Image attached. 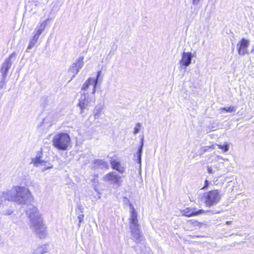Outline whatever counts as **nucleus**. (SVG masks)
I'll list each match as a JSON object with an SVG mask.
<instances>
[{
	"instance_id": "bb28decb",
	"label": "nucleus",
	"mask_w": 254,
	"mask_h": 254,
	"mask_svg": "<svg viewBox=\"0 0 254 254\" xmlns=\"http://www.w3.org/2000/svg\"><path fill=\"white\" fill-rule=\"evenodd\" d=\"M83 218H84V215L83 214H81L79 216H78V218H79V223H80L83 221Z\"/></svg>"
},
{
	"instance_id": "cd10ccee",
	"label": "nucleus",
	"mask_w": 254,
	"mask_h": 254,
	"mask_svg": "<svg viewBox=\"0 0 254 254\" xmlns=\"http://www.w3.org/2000/svg\"><path fill=\"white\" fill-rule=\"evenodd\" d=\"M52 165H50V166H47L46 167H45V168L44 169H43V171H45V170L46 169H50V168H52Z\"/></svg>"
},
{
	"instance_id": "b1692460",
	"label": "nucleus",
	"mask_w": 254,
	"mask_h": 254,
	"mask_svg": "<svg viewBox=\"0 0 254 254\" xmlns=\"http://www.w3.org/2000/svg\"><path fill=\"white\" fill-rule=\"evenodd\" d=\"M102 112L101 110H98L96 113L94 114L95 118L98 119L100 115H101Z\"/></svg>"
},
{
	"instance_id": "dca6fc26",
	"label": "nucleus",
	"mask_w": 254,
	"mask_h": 254,
	"mask_svg": "<svg viewBox=\"0 0 254 254\" xmlns=\"http://www.w3.org/2000/svg\"><path fill=\"white\" fill-rule=\"evenodd\" d=\"M32 163L35 166H39L40 165L46 166V162L43 161L41 159L40 156L36 157L35 158L32 159Z\"/></svg>"
},
{
	"instance_id": "39448f33",
	"label": "nucleus",
	"mask_w": 254,
	"mask_h": 254,
	"mask_svg": "<svg viewBox=\"0 0 254 254\" xmlns=\"http://www.w3.org/2000/svg\"><path fill=\"white\" fill-rule=\"evenodd\" d=\"M32 226L35 232L40 237H42L46 231V227L40 216L37 217L32 220Z\"/></svg>"
},
{
	"instance_id": "4468645a",
	"label": "nucleus",
	"mask_w": 254,
	"mask_h": 254,
	"mask_svg": "<svg viewBox=\"0 0 254 254\" xmlns=\"http://www.w3.org/2000/svg\"><path fill=\"white\" fill-rule=\"evenodd\" d=\"M89 103L88 98L86 97L85 94H83V97H81L79 100L78 103V106L79 107L80 110V113H83L84 109L87 107Z\"/></svg>"
},
{
	"instance_id": "6ab92c4d",
	"label": "nucleus",
	"mask_w": 254,
	"mask_h": 254,
	"mask_svg": "<svg viewBox=\"0 0 254 254\" xmlns=\"http://www.w3.org/2000/svg\"><path fill=\"white\" fill-rule=\"evenodd\" d=\"M219 149H221L224 152H227L229 150V145L227 143H225L224 145L217 144Z\"/></svg>"
},
{
	"instance_id": "f8f14e48",
	"label": "nucleus",
	"mask_w": 254,
	"mask_h": 254,
	"mask_svg": "<svg viewBox=\"0 0 254 254\" xmlns=\"http://www.w3.org/2000/svg\"><path fill=\"white\" fill-rule=\"evenodd\" d=\"M202 226V223L196 220H189L187 221L186 227L187 230L193 231L198 228H200Z\"/></svg>"
},
{
	"instance_id": "aec40b11",
	"label": "nucleus",
	"mask_w": 254,
	"mask_h": 254,
	"mask_svg": "<svg viewBox=\"0 0 254 254\" xmlns=\"http://www.w3.org/2000/svg\"><path fill=\"white\" fill-rule=\"evenodd\" d=\"M83 58L81 57L80 58L78 61L75 64V66H78V68L77 69L76 72H78L79 68H81V66L83 65Z\"/></svg>"
},
{
	"instance_id": "a878e982",
	"label": "nucleus",
	"mask_w": 254,
	"mask_h": 254,
	"mask_svg": "<svg viewBox=\"0 0 254 254\" xmlns=\"http://www.w3.org/2000/svg\"><path fill=\"white\" fill-rule=\"evenodd\" d=\"M207 169V172L208 173H209V174L213 173V170H212V168L211 167L208 166Z\"/></svg>"
},
{
	"instance_id": "393cba45",
	"label": "nucleus",
	"mask_w": 254,
	"mask_h": 254,
	"mask_svg": "<svg viewBox=\"0 0 254 254\" xmlns=\"http://www.w3.org/2000/svg\"><path fill=\"white\" fill-rule=\"evenodd\" d=\"M142 146H143V142H142L141 144L140 145V146L138 149V156L139 157H140V156H141Z\"/></svg>"
},
{
	"instance_id": "5701e85b",
	"label": "nucleus",
	"mask_w": 254,
	"mask_h": 254,
	"mask_svg": "<svg viewBox=\"0 0 254 254\" xmlns=\"http://www.w3.org/2000/svg\"><path fill=\"white\" fill-rule=\"evenodd\" d=\"M209 186L208 181L207 180H205L204 182V185L201 188V190H205L208 188Z\"/></svg>"
},
{
	"instance_id": "2eb2a0df",
	"label": "nucleus",
	"mask_w": 254,
	"mask_h": 254,
	"mask_svg": "<svg viewBox=\"0 0 254 254\" xmlns=\"http://www.w3.org/2000/svg\"><path fill=\"white\" fill-rule=\"evenodd\" d=\"M110 164L112 169L115 170L120 173H123L125 172V168L122 166L120 162L116 160H111Z\"/></svg>"
},
{
	"instance_id": "6e6552de",
	"label": "nucleus",
	"mask_w": 254,
	"mask_h": 254,
	"mask_svg": "<svg viewBox=\"0 0 254 254\" xmlns=\"http://www.w3.org/2000/svg\"><path fill=\"white\" fill-rule=\"evenodd\" d=\"M100 71H98L97 72V75L95 79H93L90 77L88 78L83 84L82 87V90L86 91L89 88V86L92 85L93 90L92 93L93 94L95 93L96 91V88L98 80L100 75Z\"/></svg>"
},
{
	"instance_id": "f3484780",
	"label": "nucleus",
	"mask_w": 254,
	"mask_h": 254,
	"mask_svg": "<svg viewBox=\"0 0 254 254\" xmlns=\"http://www.w3.org/2000/svg\"><path fill=\"white\" fill-rule=\"evenodd\" d=\"M47 252V250L45 246H41L37 247L32 254H44Z\"/></svg>"
},
{
	"instance_id": "9d476101",
	"label": "nucleus",
	"mask_w": 254,
	"mask_h": 254,
	"mask_svg": "<svg viewBox=\"0 0 254 254\" xmlns=\"http://www.w3.org/2000/svg\"><path fill=\"white\" fill-rule=\"evenodd\" d=\"M15 54L14 53H12L5 60L4 62L3 63L0 68V71L3 77H6L7 71L11 66V59L12 57L15 56Z\"/></svg>"
},
{
	"instance_id": "1a4fd4ad",
	"label": "nucleus",
	"mask_w": 254,
	"mask_h": 254,
	"mask_svg": "<svg viewBox=\"0 0 254 254\" xmlns=\"http://www.w3.org/2000/svg\"><path fill=\"white\" fill-rule=\"evenodd\" d=\"M250 42L248 40L242 38L238 43V53L240 55L248 54L247 48L249 46Z\"/></svg>"
},
{
	"instance_id": "0eeeda50",
	"label": "nucleus",
	"mask_w": 254,
	"mask_h": 254,
	"mask_svg": "<svg viewBox=\"0 0 254 254\" xmlns=\"http://www.w3.org/2000/svg\"><path fill=\"white\" fill-rule=\"evenodd\" d=\"M104 180L110 182L117 187H120L121 185V177L116 174L114 172H111L107 174L104 177Z\"/></svg>"
},
{
	"instance_id": "412c9836",
	"label": "nucleus",
	"mask_w": 254,
	"mask_h": 254,
	"mask_svg": "<svg viewBox=\"0 0 254 254\" xmlns=\"http://www.w3.org/2000/svg\"><path fill=\"white\" fill-rule=\"evenodd\" d=\"M214 148H215V145L214 144H212V145H211L210 146H205V147H204L203 148H202V151L203 152H204L207 151L209 149H213Z\"/></svg>"
},
{
	"instance_id": "f257e3e1",
	"label": "nucleus",
	"mask_w": 254,
	"mask_h": 254,
	"mask_svg": "<svg viewBox=\"0 0 254 254\" xmlns=\"http://www.w3.org/2000/svg\"><path fill=\"white\" fill-rule=\"evenodd\" d=\"M53 146L60 150H66L71 146V138L67 133L59 132L52 139Z\"/></svg>"
},
{
	"instance_id": "20e7f679",
	"label": "nucleus",
	"mask_w": 254,
	"mask_h": 254,
	"mask_svg": "<svg viewBox=\"0 0 254 254\" xmlns=\"http://www.w3.org/2000/svg\"><path fill=\"white\" fill-rule=\"evenodd\" d=\"M47 24V23L46 21L40 23L39 27H37L33 36L30 40L29 43L27 47L28 49H30L35 46L39 39V36L45 29Z\"/></svg>"
},
{
	"instance_id": "4be33fe9",
	"label": "nucleus",
	"mask_w": 254,
	"mask_h": 254,
	"mask_svg": "<svg viewBox=\"0 0 254 254\" xmlns=\"http://www.w3.org/2000/svg\"><path fill=\"white\" fill-rule=\"evenodd\" d=\"M140 128V124L138 123L136 125V126L134 128L133 133L134 134L137 133L139 132Z\"/></svg>"
},
{
	"instance_id": "a211bd4d",
	"label": "nucleus",
	"mask_w": 254,
	"mask_h": 254,
	"mask_svg": "<svg viewBox=\"0 0 254 254\" xmlns=\"http://www.w3.org/2000/svg\"><path fill=\"white\" fill-rule=\"evenodd\" d=\"M220 110L223 112L232 113L236 111V108L234 106H229L221 108Z\"/></svg>"
},
{
	"instance_id": "7ed1b4c3",
	"label": "nucleus",
	"mask_w": 254,
	"mask_h": 254,
	"mask_svg": "<svg viewBox=\"0 0 254 254\" xmlns=\"http://www.w3.org/2000/svg\"><path fill=\"white\" fill-rule=\"evenodd\" d=\"M203 198L205 206L210 207L220 201L221 194L218 190L214 189L205 192Z\"/></svg>"
},
{
	"instance_id": "f03ea898",
	"label": "nucleus",
	"mask_w": 254,
	"mask_h": 254,
	"mask_svg": "<svg viewBox=\"0 0 254 254\" xmlns=\"http://www.w3.org/2000/svg\"><path fill=\"white\" fill-rule=\"evenodd\" d=\"M130 208V217L129 218L130 229L131 234L136 239H139L141 233L139 229V224L138 223L137 214L135 208L131 204H129Z\"/></svg>"
},
{
	"instance_id": "9b49d317",
	"label": "nucleus",
	"mask_w": 254,
	"mask_h": 254,
	"mask_svg": "<svg viewBox=\"0 0 254 254\" xmlns=\"http://www.w3.org/2000/svg\"><path fill=\"white\" fill-rule=\"evenodd\" d=\"M191 53L183 52L182 54V59L180 61L181 66L184 67L189 66L191 63Z\"/></svg>"
},
{
	"instance_id": "ddd939ff",
	"label": "nucleus",
	"mask_w": 254,
	"mask_h": 254,
	"mask_svg": "<svg viewBox=\"0 0 254 254\" xmlns=\"http://www.w3.org/2000/svg\"><path fill=\"white\" fill-rule=\"evenodd\" d=\"M16 196L17 197H23L26 194L31 195V193L28 189L20 186L14 187Z\"/></svg>"
},
{
	"instance_id": "423d86ee",
	"label": "nucleus",
	"mask_w": 254,
	"mask_h": 254,
	"mask_svg": "<svg viewBox=\"0 0 254 254\" xmlns=\"http://www.w3.org/2000/svg\"><path fill=\"white\" fill-rule=\"evenodd\" d=\"M180 212L182 216L187 217L195 216L205 213V211L203 209H197L195 208H192L190 207L181 210Z\"/></svg>"
}]
</instances>
